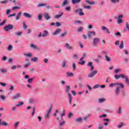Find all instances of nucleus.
Instances as JSON below:
<instances>
[{"instance_id": "1", "label": "nucleus", "mask_w": 129, "mask_h": 129, "mask_svg": "<svg viewBox=\"0 0 129 129\" xmlns=\"http://www.w3.org/2000/svg\"><path fill=\"white\" fill-rule=\"evenodd\" d=\"M114 78L116 80L119 79V78H122V79L125 80V83L126 84H129V80L128 78H127V76L124 75V74H120L119 75L115 74L114 75Z\"/></svg>"}, {"instance_id": "2", "label": "nucleus", "mask_w": 129, "mask_h": 129, "mask_svg": "<svg viewBox=\"0 0 129 129\" xmlns=\"http://www.w3.org/2000/svg\"><path fill=\"white\" fill-rule=\"evenodd\" d=\"M70 89H71V87L70 86H67L66 87V92L68 94V98H69V103L71 104L72 102V95L69 93V91H70Z\"/></svg>"}, {"instance_id": "3", "label": "nucleus", "mask_w": 129, "mask_h": 129, "mask_svg": "<svg viewBox=\"0 0 129 129\" xmlns=\"http://www.w3.org/2000/svg\"><path fill=\"white\" fill-rule=\"evenodd\" d=\"M93 63L92 62H89L87 64V66H89L91 68L90 71H92L91 72L92 74H93L94 76H95V75L97 74L98 72L97 71H93L94 69V67L93 66Z\"/></svg>"}, {"instance_id": "4", "label": "nucleus", "mask_w": 129, "mask_h": 129, "mask_svg": "<svg viewBox=\"0 0 129 129\" xmlns=\"http://www.w3.org/2000/svg\"><path fill=\"white\" fill-rule=\"evenodd\" d=\"M37 8H44V7H45L46 9H48L49 10V9H52V7L50 5H49L46 3L43 4H39L37 5Z\"/></svg>"}, {"instance_id": "5", "label": "nucleus", "mask_w": 129, "mask_h": 129, "mask_svg": "<svg viewBox=\"0 0 129 129\" xmlns=\"http://www.w3.org/2000/svg\"><path fill=\"white\" fill-rule=\"evenodd\" d=\"M99 42H100V38L98 37H95L93 40V42L92 43V45L94 47H96V46H97Z\"/></svg>"}, {"instance_id": "6", "label": "nucleus", "mask_w": 129, "mask_h": 129, "mask_svg": "<svg viewBox=\"0 0 129 129\" xmlns=\"http://www.w3.org/2000/svg\"><path fill=\"white\" fill-rule=\"evenodd\" d=\"M4 29L6 32H9L10 30H13L14 29V25L8 24L7 26H5Z\"/></svg>"}, {"instance_id": "7", "label": "nucleus", "mask_w": 129, "mask_h": 129, "mask_svg": "<svg viewBox=\"0 0 129 129\" xmlns=\"http://www.w3.org/2000/svg\"><path fill=\"white\" fill-rule=\"evenodd\" d=\"M75 13H76V14H79V16H84V13H83V9H82L75 10Z\"/></svg>"}, {"instance_id": "8", "label": "nucleus", "mask_w": 129, "mask_h": 129, "mask_svg": "<svg viewBox=\"0 0 129 129\" xmlns=\"http://www.w3.org/2000/svg\"><path fill=\"white\" fill-rule=\"evenodd\" d=\"M96 33L95 31H89L88 32V38H92V36H95Z\"/></svg>"}, {"instance_id": "9", "label": "nucleus", "mask_w": 129, "mask_h": 129, "mask_svg": "<svg viewBox=\"0 0 129 129\" xmlns=\"http://www.w3.org/2000/svg\"><path fill=\"white\" fill-rule=\"evenodd\" d=\"M61 31H62V29L60 28L57 29L53 33V36H56V35H58V34H60V33H61Z\"/></svg>"}, {"instance_id": "10", "label": "nucleus", "mask_w": 129, "mask_h": 129, "mask_svg": "<svg viewBox=\"0 0 129 129\" xmlns=\"http://www.w3.org/2000/svg\"><path fill=\"white\" fill-rule=\"evenodd\" d=\"M119 93H120V89L119 87H117L115 90V94L116 95H119Z\"/></svg>"}, {"instance_id": "11", "label": "nucleus", "mask_w": 129, "mask_h": 129, "mask_svg": "<svg viewBox=\"0 0 129 129\" xmlns=\"http://www.w3.org/2000/svg\"><path fill=\"white\" fill-rule=\"evenodd\" d=\"M64 47L68 49V50H72L73 49V47L71 46L69 43H66L64 45Z\"/></svg>"}, {"instance_id": "12", "label": "nucleus", "mask_w": 129, "mask_h": 129, "mask_svg": "<svg viewBox=\"0 0 129 129\" xmlns=\"http://www.w3.org/2000/svg\"><path fill=\"white\" fill-rule=\"evenodd\" d=\"M18 98H21V94L17 93L15 95H13V99H18Z\"/></svg>"}, {"instance_id": "13", "label": "nucleus", "mask_w": 129, "mask_h": 129, "mask_svg": "<svg viewBox=\"0 0 129 129\" xmlns=\"http://www.w3.org/2000/svg\"><path fill=\"white\" fill-rule=\"evenodd\" d=\"M30 47L33 50H37V49H38V46H37V45H35L34 43L31 44Z\"/></svg>"}, {"instance_id": "14", "label": "nucleus", "mask_w": 129, "mask_h": 129, "mask_svg": "<svg viewBox=\"0 0 129 129\" xmlns=\"http://www.w3.org/2000/svg\"><path fill=\"white\" fill-rule=\"evenodd\" d=\"M67 61H66V60H63L61 64V67L62 68H67L68 67V66H67Z\"/></svg>"}, {"instance_id": "15", "label": "nucleus", "mask_w": 129, "mask_h": 129, "mask_svg": "<svg viewBox=\"0 0 129 129\" xmlns=\"http://www.w3.org/2000/svg\"><path fill=\"white\" fill-rule=\"evenodd\" d=\"M44 18L46 21H48V20H50L51 17L49 16L48 13H45L44 14Z\"/></svg>"}, {"instance_id": "16", "label": "nucleus", "mask_w": 129, "mask_h": 129, "mask_svg": "<svg viewBox=\"0 0 129 129\" xmlns=\"http://www.w3.org/2000/svg\"><path fill=\"white\" fill-rule=\"evenodd\" d=\"M23 16L24 17H25V18H32V15H31V14L28 13H24L23 14Z\"/></svg>"}, {"instance_id": "17", "label": "nucleus", "mask_w": 129, "mask_h": 129, "mask_svg": "<svg viewBox=\"0 0 129 129\" xmlns=\"http://www.w3.org/2000/svg\"><path fill=\"white\" fill-rule=\"evenodd\" d=\"M103 121H106L104 123V125H105V126H107V125H108V122H109V119L105 118L104 119Z\"/></svg>"}, {"instance_id": "18", "label": "nucleus", "mask_w": 129, "mask_h": 129, "mask_svg": "<svg viewBox=\"0 0 129 129\" xmlns=\"http://www.w3.org/2000/svg\"><path fill=\"white\" fill-rule=\"evenodd\" d=\"M0 124L4 126H9V124H8V123H7L6 122H5V121L2 122V119H0Z\"/></svg>"}, {"instance_id": "19", "label": "nucleus", "mask_w": 129, "mask_h": 129, "mask_svg": "<svg viewBox=\"0 0 129 129\" xmlns=\"http://www.w3.org/2000/svg\"><path fill=\"white\" fill-rule=\"evenodd\" d=\"M23 55L26 56V57H28V58H32V56H33V54L31 52L28 53H23Z\"/></svg>"}, {"instance_id": "20", "label": "nucleus", "mask_w": 129, "mask_h": 129, "mask_svg": "<svg viewBox=\"0 0 129 129\" xmlns=\"http://www.w3.org/2000/svg\"><path fill=\"white\" fill-rule=\"evenodd\" d=\"M44 34H42L43 38H45V37H47L49 35V33H48L47 30H44L43 31Z\"/></svg>"}, {"instance_id": "21", "label": "nucleus", "mask_w": 129, "mask_h": 129, "mask_svg": "<svg viewBox=\"0 0 129 129\" xmlns=\"http://www.w3.org/2000/svg\"><path fill=\"white\" fill-rule=\"evenodd\" d=\"M69 4H70V1L68 0H64L62 6V7H64V6H67V5H68Z\"/></svg>"}, {"instance_id": "22", "label": "nucleus", "mask_w": 129, "mask_h": 129, "mask_svg": "<svg viewBox=\"0 0 129 129\" xmlns=\"http://www.w3.org/2000/svg\"><path fill=\"white\" fill-rule=\"evenodd\" d=\"M81 2V0H72V4L73 5H76V4H79Z\"/></svg>"}, {"instance_id": "23", "label": "nucleus", "mask_w": 129, "mask_h": 129, "mask_svg": "<svg viewBox=\"0 0 129 129\" xmlns=\"http://www.w3.org/2000/svg\"><path fill=\"white\" fill-rule=\"evenodd\" d=\"M21 16H22V12H20L18 13L16 17V20L18 21V20H20V18H21Z\"/></svg>"}, {"instance_id": "24", "label": "nucleus", "mask_w": 129, "mask_h": 129, "mask_svg": "<svg viewBox=\"0 0 129 129\" xmlns=\"http://www.w3.org/2000/svg\"><path fill=\"white\" fill-rule=\"evenodd\" d=\"M105 59L107 62H110L111 61V58L107 55H105Z\"/></svg>"}, {"instance_id": "25", "label": "nucleus", "mask_w": 129, "mask_h": 129, "mask_svg": "<svg viewBox=\"0 0 129 129\" xmlns=\"http://www.w3.org/2000/svg\"><path fill=\"white\" fill-rule=\"evenodd\" d=\"M85 3H86L87 4H88L89 5H95V2L94 1L93 2H90L89 0H85Z\"/></svg>"}, {"instance_id": "26", "label": "nucleus", "mask_w": 129, "mask_h": 129, "mask_svg": "<svg viewBox=\"0 0 129 129\" xmlns=\"http://www.w3.org/2000/svg\"><path fill=\"white\" fill-rule=\"evenodd\" d=\"M105 100H106L104 98H100L98 100V102H99V103H103V102H104V101H105Z\"/></svg>"}, {"instance_id": "27", "label": "nucleus", "mask_w": 129, "mask_h": 129, "mask_svg": "<svg viewBox=\"0 0 129 129\" xmlns=\"http://www.w3.org/2000/svg\"><path fill=\"white\" fill-rule=\"evenodd\" d=\"M38 58L37 57H34L33 58H31V61L32 62H34V63H36V62H38Z\"/></svg>"}, {"instance_id": "28", "label": "nucleus", "mask_w": 129, "mask_h": 129, "mask_svg": "<svg viewBox=\"0 0 129 129\" xmlns=\"http://www.w3.org/2000/svg\"><path fill=\"white\" fill-rule=\"evenodd\" d=\"M73 58L75 60H78V58H79V55H78V54H74L73 55Z\"/></svg>"}, {"instance_id": "29", "label": "nucleus", "mask_w": 129, "mask_h": 129, "mask_svg": "<svg viewBox=\"0 0 129 129\" xmlns=\"http://www.w3.org/2000/svg\"><path fill=\"white\" fill-rule=\"evenodd\" d=\"M83 120V119L82 117H79L75 120V121L76 122H81Z\"/></svg>"}, {"instance_id": "30", "label": "nucleus", "mask_w": 129, "mask_h": 129, "mask_svg": "<svg viewBox=\"0 0 129 129\" xmlns=\"http://www.w3.org/2000/svg\"><path fill=\"white\" fill-rule=\"evenodd\" d=\"M67 75L69 77H73V76H74V74L73 73H70L69 72H67Z\"/></svg>"}, {"instance_id": "31", "label": "nucleus", "mask_w": 129, "mask_h": 129, "mask_svg": "<svg viewBox=\"0 0 129 129\" xmlns=\"http://www.w3.org/2000/svg\"><path fill=\"white\" fill-rule=\"evenodd\" d=\"M24 104V102L23 101H20L18 102V104H16V106L17 107H19L20 106H21V105H23Z\"/></svg>"}, {"instance_id": "32", "label": "nucleus", "mask_w": 129, "mask_h": 129, "mask_svg": "<svg viewBox=\"0 0 129 129\" xmlns=\"http://www.w3.org/2000/svg\"><path fill=\"white\" fill-rule=\"evenodd\" d=\"M62 16H63V13L60 14H58L54 16L55 19H59L60 18H61V17H62Z\"/></svg>"}, {"instance_id": "33", "label": "nucleus", "mask_w": 129, "mask_h": 129, "mask_svg": "<svg viewBox=\"0 0 129 129\" xmlns=\"http://www.w3.org/2000/svg\"><path fill=\"white\" fill-rule=\"evenodd\" d=\"M74 24L76 25H77V24H79L80 25H82L83 24V22L80 20L76 21L74 22Z\"/></svg>"}, {"instance_id": "34", "label": "nucleus", "mask_w": 129, "mask_h": 129, "mask_svg": "<svg viewBox=\"0 0 129 129\" xmlns=\"http://www.w3.org/2000/svg\"><path fill=\"white\" fill-rule=\"evenodd\" d=\"M67 35V31H65L63 33H62L60 36V38H64L65 36Z\"/></svg>"}, {"instance_id": "35", "label": "nucleus", "mask_w": 129, "mask_h": 129, "mask_svg": "<svg viewBox=\"0 0 129 129\" xmlns=\"http://www.w3.org/2000/svg\"><path fill=\"white\" fill-rule=\"evenodd\" d=\"M50 112H51V110L48 109L46 111V114L45 115V118H47V117H49V114H50Z\"/></svg>"}, {"instance_id": "36", "label": "nucleus", "mask_w": 129, "mask_h": 129, "mask_svg": "<svg viewBox=\"0 0 129 129\" xmlns=\"http://www.w3.org/2000/svg\"><path fill=\"white\" fill-rule=\"evenodd\" d=\"M65 123H66V121H61V120H60L59 125L60 126H62V125H64V124H65Z\"/></svg>"}, {"instance_id": "37", "label": "nucleus", "mask_w": 129, "mask_h": 129, "mask_svg": "<svg viewBox=\"0 0 129 129\" xmlns=\"http://www.w3.org/2000/svg\"><path fill=\"white\" fill-rule=\"evenodd\" d=\"M19 124H20V122L19 121H17L14 123V126L15 129L18 128V126H19Z\"/></svg>"}, {"instance_id": "38", "label": "nucleus", "mask_w": 129, "mask_h": 129, "mask_svg": "<svg viewBox=\"0 0 129 129\" xmlns=\"http://www.w3.org/2000/svg\"><path fill=\"white\" fill-rule=\"evenodd\" d=\"M35 79V78H31L28 79L27 82L28 83H32L33 82V81Z\"/></svg>"}, {"instance_id": "39", "label": "nucleus", "mask_w": 129, "mask_h": 129, "mask_svg": "<svg viewBox=\"0 0 129 129\" xmlns=\"http://www.w3.org/2000/svg\"><path fill=\"white\" fill-rule=\"evenodd\" d=\"M117 85H119L121 88H124V85L121 83H117Z\"/></svg>"}, {"instance_id": "40", "label": "nucleus", "mask_w": 129, "mask_h": 129, "mask_svg": "<svg viewBox=\"0 0 129 129\" xmlns=\"http://www.w3.org/2000/svg\"><path fill=\"white\" fill-rule=\"evenodd\" d=\"M83 7L84 9H87V10H91V6H90L84 5Z\"/></svg>"}, {"instance_id": "41", "label": "nucleus", "mask_w": 129, "mask_h": 129, "mask_svg": "<svg viewBox=\"0 0 129 129\" xmlns=\"http://www.w3.org/2000/svg\"><path fill=\"white\" fill-rule=\"evenodd\" d=\"M7 50L8 51H12V50H13V45H8V47L7 48Z\"/></svg>"}, {"instance_id": "42", "label": "nucleus", "mask_w": 129, "mask_h": 129, "mask_svg": "<svg viewBox=\"0 0 129 129\" xmlns=\"http://www.w3.org/2000/svg\"><path fill=\"white\" fill-rule=\"evenodd\" d=\"M0 98L2 99V101H5V100H6L7 97L4 95H1Z\"/></svg>"}, {"instance_id": "43", "label": "nucleus", "mask_w": 129, "mask_h": 129, "mask_svg": "<svg viewBox=\"0 0 129 129\" xmlns=\"http://www.w3.org/2000/svg\"><path fill=\"white\" fill-rule=\"evenodd\" d=\"M22 34H23V32L22 31H19L15 33V35H16V36H22Z\"/></svg>"}, {"instance_id": "44", "label": "nucleus", "mask_w": 129, "mask_h": 129, "mask_svg": "<svg viewBox=\"0 0 129 129\" xmlns=\"http://www.w3.org/2000/svg\"><path fill=\"white\" fill-rule=\"evenodd\" d=\"M123 125H124L123 122H121L120 124H119L117 125V127H118V128H121V127H122V126H123Z\"/></svg>"}, {"instance_id": "45", "label": "nucleus", "mask_w": 129, "mask_h": 129, "mask_svg": "<svg viewBox=\"0 0 129 129\" xmlns=\"http://www.w3.org/2000/svg\"><path fill=\"white\" fill-rule=\"evenodd\" d=\"M8 3H9V1H8V0H5L3 1H1L0 2L1 4H3V5H7V4H8Z\"/></svg>"}, {"instance_id": "46", "label": "nucleus", "mask_w": 129, "mask_h": 129, "mask_svg": "<svg viewBox=\"0 0 129 129\" xmlns=\"http://www.w3.org/2000/svg\"><path fill=\"white\" fill-rule=\"evenodd\" d=\"M119 49H123V41H121L120 45L119 46Z\"/></svg>"}, {"instance_id": "47", "label": "nucleus", "mask_w": 129, "mask_h": 129, "mask_svg": "<svg viewBox=\"0 0 129 129\" xmlns=\"http://www.w3.org/2000/svg\"><path fill=\"white\" fill-rule=\"evenodd\" d=\"M23 28L26 30L27 28H28V26L26 25V21H23Z\"/></svg>"}, {"instance_id": "48", "label": "nucleus", "mask_w": 129, "mask_h": 129, "mask_svg": "<svg viewBox=\"0 0 129 129\" xmlns=\"http://www.w3.org/2000/svg\"><path fill=\"white\" fill-rule=\"evenodd\" d=\"M35 112H36V107H34L33 108V111L32 112V116H34V115H35Z\"/></svg>"}, {"instance_id": "49", "label": "nucleus", "mask_w": 129, "mask_h": 129, "mask_svg": "<svg viewBox=\"0 0 129 129\" xmlns=\"http://www.w3.org/2000/svg\"><path fill=\"white\" fill-rule=\"evenodd\" d=\"M30 66H31V63H26L24 65V68H28Z\"/></svg>"}, {"instance_id": "50", "label": "nucleus", "mask_w": 129, "mask_h": 129, "mask_svg": "<svg viewBox=\"0 0 129 129\" xmlns=\"http://www.w3.org/2000/svg\"><path fill=\"white\" fill-rule=\"evenodd\" d=\"M90 117V114H88L87 116H86L85 117H84V120H87Z\"/></svg>"}, {"instance_id": "51", "label": "nucleus", "mask_w": 129, "mask_h": 129, "mask_svg": "<svg viewBox=\"0 0 129 129\" xmlns=\"http://www.w3.org/2000/svg\"><path fill=\"white\" fill-rule=\"evenodd\" d=\"M110 2L112 4H115L116 3H119V0H110Z\"/></svg>"}, {"instance_id": "52", "label": "nucleus", "mask_w": 129, "mask_h": 129, "mask_svg": "<svg viewBox=\"0 0 129 129\" xmlns=\"http://www.w3.org/2000/svg\"><path fill=\"white\" fill-rule=\"evenodd\" d=\"M117 113L119 114H120V113H121V107H120V106L118 107V111H117Z\"/></svg>"}, {"instance_id": "53", "label": "nucleus", "mask_w": 129, "mask_h": 129, "mask_svg": "<svg viewBox=\"0 0 129 129\" xmlns=\"http://www.w3.org/2000/svg\"><path fill=\"white\" fill-rule=\"evenodd\" d=\"M100 86L99 84H96L95 86H93V89H96L97 88H99Z\"/></svg>"}, {"instance_id": "54", "label": "nucleus", "mask_w": 129, "mask_h": 129, "mask_svg": "<svg viewBox=\"0 0 129 129\" xmlns=\"http://www.w3.org/2000/svg\"><path fill=\"white\" fill-rule=\"evenodd\" d=\"M72 67L74 71H75L76 70V64L75 63H73L72 64Z\"/></svg>"}, {"instance_id": "55", "label": "nucleus", "mask_w": 129, "mask_h": 129, "mask_svg": "<svg viewBox=\"0 0 129 129\" xmlns=\"http://www.w3.org/2000/svg\"><path fill=\"white\" fill-rule=\"evenodd\" d=\"M29 102H30V103H35L36 101H35V100H34L33 99H30L29 100Z\"/></svg>"}, {"instance_id": "56", "label": "nucleus", "mask_w": 129, "mask_h": 129, "mask_svg": "<svg viewBox=\"0 0 129 129\" xmlns=\"http://www.w3.org/2000/svg\"><path fill=\"white\" fill-rule=\"evenodd\" d=\"M114 72H115V73H116V74H117V73H119V72H120V70L118 69H115Z\"/></svg>"}, {"instance_id": "57", "label": "nucleus", "mask_w": 129, "mask_h": 129, "mask_svg": "<svg viewBox=\"0 0 129 129\" xmlns=\"http://www.w3.org/2000/svg\"><path fill=\"white\" fill-rule=\"evenodd\" d=\"M116 85H117V83H111L109 85L110 87H112L113 86H116Z\"/></svg>"}, {"instance_id": "58", "label": "nucleus", "mask_w": 129, "mask_h": 129, "mask_svg": "<svg viewBox=\"0 0 129 129\" xmlns=\"http://www.w3.org/2000/svg\"><path fill=\"white\" fill-rule=\"evenodd\" d=\"M82 31H83V27H81L78 29V32H81Z\"/></svg>"}, {"instance_id": "59", "label": "nucleus", "mask_w": 129, "mask_h": 129, "mask_svg": "<svg viewBox=\"0 0 129 129\" xmlns=\"http://www.w3.org/2000/svg\"><path fill=\"white\" fill-rule=\"evenodd\" d=\"M106 116H107L106 114H102V115H100V116H99V118H103V117H106Z\"/></svg>"}, {"instance_id": "60", "label": "nucleus", "mask_w": 129, "mask_h": 129, "mask_svg": "<svg viewBox=\"0 0 129 129\" xmlns=\"http://www.w3.org/2000/svg\"><path fill=\"white\" fill-rule=\"evenodd\" d=\"M7 70L6 69H2L1 70V73H6V72H7Z\"/></svg>"}, {"instance_id": "61", "label": "nucleus", "mask_w": 129, "mask_h": 129, "mask_svg": "<svg viewBox=\"0 0 129 129\" xmlns=\"http://www.w3.org/2000/svg\"><path fill=\"white\" fill-rule=\"evenodd\" d=\"M42 15H41V14H39V15L38 16V20H39V21L42 20Z\"/></svg>"}, {"instance_id": "62", "label": "nucleus", "mask_w": 129, "mask_h": 129, "mask_svg": "<svg viewBox=\"0 0 129 129\" xmlns=\"http://www.w3.org/2000/svg\"><path fill=\"white\" fill-rule=\"evenodd\" d=\"M9 89H10V90L13 91V90H14L15 88L14 87V86L11 85V86H10Z\"/></svg>"}, {"instance_id": "63", "label": "nucleus", "mask_w": 129, "mask_h": 129, "mask_svg": "<svg viewBox=\"0 0 129 129\" xmlns=\"http://www.w3.org/2000/svg\"><path fill=\"white\" fill-rule=\"evenodd\" d=\"M103 125L100 124L99 125L98 129H103Z\"/></svg>"}, {"instance_id": "64", "label": "nucleus", "mask_w": 129, "mask_h": 129, "mask_svg": "<svg viewBox=\"0 0 129 129\" xmlns=\"http://www.w3.org/2000/svg\"><path fill=\"white\" fill-rule=\"evenodd\" d=\"M126 28H127V29L129 31V24H128V22H126Z\"/></svg>"}]
</instances>
